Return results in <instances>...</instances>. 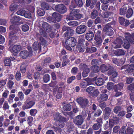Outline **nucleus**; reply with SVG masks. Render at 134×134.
<instances>
[{
  "label": "nucleus",
  "mask_w": 134,
  "mask_h": 134,
  "mask_svg": "<svg viewBox=\"0 0 134 134\" xmlns=\"http://www.w3.org/2000/svg\"><path fill=\"white\" fill-rule=\"evenodd\" d=\"M9 30L11 31L9 32V40L8 45L11 46L15 43V40L18 39L19 35L21 34V31L19 28L15 27L13 25L10 26Z\"/></svg>",
  "instance_id": "1"
},
{
  "label": "nucleus",
  "mask_w": 134,
  "mask_h": 134,
  "mask_svg": "<svg viewBox=\"0 0 134 134\" xmlns=\"http://www.w3.org/2000/svg\"><path fill=\"white\" fill-rule=\"evenodd\" d=\"M65 39V48L66 49L69 51H71L72 50L71 47H74L76 45V39L72 37Z\"/></svg>",
  "instance_id": "2"
},
{
  "label": "nucleus",
  "mask_w": 134,
  "mask_h": 134,
  "mask_svg": "<svg viewBox=\"0 0 134 134\" xmlns=\"http://www.w3.org/2000/svg\"><path fill=\"white\" fill-rule=\"evenodd\" d=\"M62 31L63 32L65 31L64 34L65 38L72 37V36L74 35L75 32L74 30L71 27L65 26H63Z\"/></svg>",
  "instance_id": "3"
},
{
  "label": "nucleus",
  "mask_w": 134,
  "mask_h": 134,
  "mask_svg": "<svg viewBox=\"0 0 134 134\" xmlns=\"http://www.w3.org/2000/svg\"><path fill=\"white\" fill-rule=\"evenodd\" d=\"M110 70L108 71L107 73L109 75H111V80L115 83L118 82V80L116 79L118 75V72L116 71L114 68L112 66L109 67Z\"/></svg>",
  "instance_id": "4"
},
{
  "label": "nucleus",
  "mask_w": 134,
  "mask_h": 134,
  "mask_svg": "<svg viewBox=\"0 0 134 134\" xmlns=\"http://www.w3.org/2000/svg\"><path fill=\"white\" fill-rule=\"evenodd\" d=\"M83 5L82 0H73L71 2L69 8L70 9H73L76 8H80L83 6Z\"/></svg>",
  "instance_id": "5"
},
{
  "label": "nucleus",
  "mask_w": 134,
  "mask_h": 134,
  "mask_svg": "<svg viewBox=\"0 0 134 134\" xmlns=\"http://www.w3.org/2000/svg\"><path fill=\"white\" fill-rule=\"evenodd\" d=\"M21 19V17L18 16H14L12 17L10 19V22L15 27H18V25L23 23L22 21H20Z\"/></svg>",
  "instance_id": "6"
},
{
  "label": "nucleus",
  "mask_w": 134,
  "mask_h": 134,
  "mask_svg": "<svg viewBox=\"0 0 134 134\" xmlns=\"http://www.w3.org/2000/svg\"><path fill=\"white\" fill-rule=\"evenodd\" d=\"M76 101L81 108L84 109L87 106L89 103V101L87 99L84 98L82 97H80L77 99Z\"/></svg>",
  "instance_id": "7"
},
{
  "label": "nucleus",
  "mask_w": 134,
  "mask_h": 134,
  "mask_svg": "<svg viewBox=\"0 0 134 134\" xmlns=\"http://www.w3.org/2000/svg\"><path fill=\"white\" fill-rule=\"evenodd\" d=\"M55 10L60 14H64L67 11L66 6L63 4H60L57 5L54 7Z\"/></svg>",
  "instance_id": "8"
},
{
  "label": "nucleus",
  "mask_w": 134,
  "mask_h": 134,
  "mask_svg": "<svg viewBox=\"0 0 134 134\" xmlns=\"http://www.w3.org/2000/svg\"><path fill=\"white\" fill-rule=\"evenodd\" d=\"M101 32L100 30H98L95 34L94 40L96 41V44L98 46H100L102 44V40L101 37Z\"/></svg>",
  "instance_id": "9"
},
{
  "label": "nucleus",
  "mask_w": 134,
  "mask_h": 134,
  "mask_svg": "<svg viewBox=\"0 0 134 134\" xmlns=\"http://www.w3.org/2000/svg\"><path fill=\"white\" fill-rule=\"evenodd\" d=\"M112 27L109 26L108 25H105L104 27L103 31L106 35L109 36H111L114 34V32Z\"/></svg>",
  "instance_id": "10"
},
{
  "label": "nucleus",
  "mask_w": 134,
  "mask_h": 134,
  "mask_svg": "<svg viewBox=\"0 0 134 134\" xmlns=\"http://www.w3.org/2000/svg\"><path fill=\"white\" fill-rule=\"evenodd\" d=\"M35 104V102L32 100H26L24 102V104L22 106V108L23 110L26 109H29L32 107Z\"/></svg>",
  "instance_id": "11"
},
{
  "label": "nucleus",
  "mask_w": 134,
  "mask_h": 134,
  "mask_svg": "<svg viewBox=\"0 0 134 134\" xmlns=\"http://www.w3.org/2000/svg\"><path fill=\"white\" fill-rule=\"evenodd\" d=\"M107 91L106 89H104L102 91L98 99L99 101L103 102L106 101L107 100L108 96L106 94Z\"/></svg>",
  "instance_id": "12"
},
{
  "label": "nucleus",
  "mask_w": 134,
  "mask_h": 134,
  "mask_svg": "<svg viewBox=\"0 0 134 134\" xmlns=\"http://www.w3.org/2000/svg\"><path fill=\"white\" fill-rule=\"evenodd\" d=\"M84 119L82 115H78L73 119L74 123L77 125H81L83 123Z\"/></svg>",
  "instance_id": "13"
},
{
  "label": "nucleus",
  "mask_w": 134,
  "mask_h": 134,
  "mask_svg": "<svg viewBox=\"0 0 134 134\" xmlns=\"http://www.w3.org/2000/svg\"><path fill=\"white\" fill-rule=\"evenodd\" d=\"M87 27L84 25H81L78 26L75 29L76 33L78 34L84 33L87 30Z\"/></svg>",
  "instance_id": "14"
},
{
  "label": "nucleus",
  "mask_w": 134,
  "mask_h": 134,
  "mask_svg": "<svg viewBox=\"0 0 134 134\" xmlns=\"http://www.w3.org/2000/svg\"><path fill=\"white\" fill-rule=\"evenodd\" d=\"M94 36V33L92 29H90L85 35V39L89 41H91Z\"/></svg>",
  "instance_id": "15"
},
{
  "label": "nucleus",
  "mask_w": 134,
  "mask_h": 134,
  "mask_svg": "<svg viewBox=\"0 0 134 134\" xmlns=\"http://www.w3.org/2000/svg\"><path fill=\"white\" fill-rule=\"evenodd\" d=\"M112 62L113 63L119 66H121L125 63V62L123 60L122 58H113L112 59Z\"/></svg>",
  "instance_id": "16"
},
{
  "label": "nucleus",
  "mask_w": 134,
  "mask_h": 134,
  "mask_svg": "<svg viewBox=\"0 0 134 134\" xmlns=\"http://www.w3.org/2000/svg\"><path fill=\"white\" fill-rule=\"evenodd\" d=\"M122 43V41L121 39L119 38H117L116 41L113 42L112 44V47L115 49L120 48Z\"/></svg>",
  "instance_id": "17"
},
{
  "label": "nucleus",
  "mask_w": 134,
  "mask_h": 134,
  "mask_svg": "<svg viewBox=\"0 0 134 134\" xmlns=\"http://www.w3.org/2000/svg\"><path fill=\"white\" fill-rule=\"evenodd\" d=\"M19 56L23 59H26L28 57H30L31 56V53H29V52L26 50H24L21 51L19 54Z\"/></svg>",
  "instance_id": "18"
},
{
  "label": "nucleus",
  "mask_w": 134,
  "mask_h": 134,
  "mask_svg": "<svg viewBox=\"0 0 134 134\" xmlns=\"http://www.w3.org/2000/svg\"><path fill=\"white\" fill-rule=\"evenodd\" d=\"M111 112V109L109 107H106L104 110V119L105 120L108 119Z\"/></svg>",
  "instance_id": "19"
},
{
  "label": "nucleus",
  "mask_w": 134,
  "mask_h": 134,
  "mask_svg": "<svg viewBox=\"0 0 134 134\" xmlns=\"http://www.w3.org/2000/svg\"><path fill=\"white\" fill-rule=\"evenodd\" d=\"M21 46L20 45H14L13 46L12 48L10 49V51L13 53H18L21 50Z\"/></svg>",
  "instance_id": "20"
},
{
  "label": "nucleus",
  "mask_w": 134,
  "mask_h": 134,
  "mask_svg": "<svg viewBox=\"0 0 134 134\" xmlns=\"http://www.w3.org/2000/svg\"><path fill=\"white\" fill-rule=\"evenodd\" d=\"M114 54L117 57L124 55L125 54V51L123 49H118L114 51Z\"/></svg>",
  "instance_id": "21"
},
{
  "label": "nucleus",
  "mask_w": 134,
  "mask_h": 134,
  "mask_svg": "<svg viewBox=\"0 0 134 134\" xmlns=\"http://www.w3.org/2000/svg\"><path fill=\"white\" fill-rule=\"evenodd\" d=\"M42 27L47 32H50L51 31V27L46 22H44L42 25Z\"/></svg>",
  "instance_id": "22"
},
{
  "label": "nucleus",
  "mask_w": 134,
  "mask_h": 134,
  "mask_svg": "<svg viewBox=\"0 0 134 134\" xmlns=\"http://www.w3.org/2000/svg\"><path fill=\"white\" fill-rule=\"evenodd\" d=\"M60 118V119L59 120L58 122H62V123L61 124H59V126L60 127L63 128L65 124L64 122H66L69 120V118H65L62 116Z\"/></svg>",
  "instance_id": "23"
},
{
  "label": "nucleus",
  "mask_w": 134,
  "mask_h": 134,
  "mask_svg": "<svg viewBox=\"0 0 134 134\" xmlns=\"http://www.w3.org/2000/svg\"><path fill=\"white\" fill-rule=\"evenodd\" d=\"M75 19L78 20L81 18L82 15L81 14L79 13L80 10L78 9H74Z\"/></svg>",
  "instance_id": "24"
},
{
  "label": "nucleus",
  "mask_w": 134,
  "mask_h": 134,
  "mask_svg": "<svg viewBox=\"0 0 134 134\" xmlns=\"http://www.w3.org/2000/svg\"><path fill=\"white\" fill-rule=\"evenodd\" d=\"M52 16L56 21L59 22L60 21L62 18L61 15L60 14L57 12H54L53 13Z\"/></svg>",
  "instance_id": "25"
},
{
  "label": "nucleus",
  "mask_w": 134,
  "mask_h": 134,
  "mask_svg": "<svg viewBox=\"0 0 134 134\" xmlns=\"http://www.w3.org/2000/svg\"><path fill=\"white\" fill-rule=\"evenodd\" d=\"M128 8L126 14V17L129 18L132 16L133 14V12L132 9L130 7H128Z\"/></svg>",
  "instance_id": "26"
},
{
  "label": "nucleus",
  "mask_w": 134,
  "mask_h": 134,
  "mask_svg": "<svg viewBox=\"0 0 134 134\" xmlns=\"http://www.w3.org/2000/svg\"><path fill=\"white\" fill-rule=\"evenodd\" d=\"M72 10L70 13L69 14L67 15L66 19L69 20L75 19L74 9H72Z\"/></svg>",
  "instance_id": "27"
},
{
  "label": "nucleus",
  "mask_w": 134,
  "mask_h": 134,
  "mask_svg": "<svg viewBox=\"0 0 134 134\" xmlns=\"http://www.w3.org/2000/svg\"><path fill=\"white\" fill-rule=\"evenodd\" d=\"M85 5L86 7H89L90 6V8L92 9L94 7L95 3L94 2L92 1L91 2V0H86Z\"/></svg>",
  "instance_id": "28"
},
{
  "label": "nucleus",
  "mask_w": 134,
  "mask_h": 134,
  "mask_svg": "<svg viewBox=\"0 0 134 134\" xmlns=\"http://www.w3.org/2000/svg\"><path fill=\"white\" fill-rule=\"evenodd\" d=\"M98 12L97 10L93 9L90 15V17L92 19H94L98 16Z\"/></svg>",
  "instance_id": "29"
},
{
  "label": "nucleus",
  "mask_w": 134,
  "mask_h": 134,
  "mask_svg": "<svg viewBox=\"0 0 134 134\" xmlns=\"http://www.w3.org/2000/svg\"><path fill=\"white\" fill-rule=\"evenodd\" d=\"M97 51V48L96 47L92 46L91 47H87L86 52V53H92L95 52Z\"/></svg>",
  "instance_id": "30"
},
{
  "label": "nucleus",
  "mask_w": 134,
  "mask_h": 134,
  "mask_svg": "<svg viewBox=\"0 0 134 134\" xmlns=\"http://www.w3.org/2000/svg\"><path fill=\"white\" fill-rule=\"evenodd\" d=\"M63 107L64 111H69L71 110L73 107V106L71 105L70 103H68L64 105Z\"/></svg>",
  "instance_id": "31"
},
{
  "label": "nucleus",
  "mask_w": 134,
  "mask_h": 134,
  "mask_svg": "<svg viewBox=\"0 0 134 134\" xmlns=\"http://www.w3.org/2000/svg\"><path fill=\"white\" fill-rule=\"evenodd\" d=\"M85 40L82 35L79 36L77 44L85 46Z\"/></svg>",
  "instance_id": "32"
},
{
  "label": "nucleus",
  "mask_w": 134,
  "mask_h": 134,
  "mask_svg": "<svg viewBox=\"0 0 134 134\" xmlns=\"http://www.w3.org/2000/svg\"><path fill=\"white\" fill-rule=\"evenodd\" d=\"M104 80L101 78H98L95 81V83L97 85L100 86L103 85L104 82Z\"/></svg>",
  "instance_id": "33"
},
{
  "label": "nucleus",
  "mask_w": 134,
  "mask_h": 134,
  "mask_svg": "<svg viewBox=\"0 0 134 134\" xmlns=\"http://www.w3.org/2000/svg\"><path fill=\"white\" fill-rule=\"evenodd\" d=\"M85 46L77 44L76 46V49L77 51L80 52H83L85 50Z\"/></svg>",
  "instance_id": "34"
},
{
  "label": "nucleus",
  "mask_w": 134,
  "mask_h": 134,
  "mask_svg": "<svg viewBox=\"0 0 134 134\" xmlns=\"http://www.w3.org/2000/svg\"><path fill=\"white\" fill-rule=\"evenodd\" d=\"M27 65L26 64L23 63L21 64L20 67V70L22 74L25 73L26 71Z\"/></svg>",
  "instance_id": "35"
},
{
  "label": "nucleus",
  "mask_w": 134,
  "mask_h": 134,
  "mask_svg": "<svg viewBox=\"0 0 134 134\" xmlns=\"http://www.w3.org/2000/svg\"><path fill=\"white\" fill-rule=\"evenodd\" d=\"M128 7L124 6L120 9L119 14L120 15H124L126 13Z\"/></svg>",
  "instance_id": "36"
},
{
  "label": "nucleus",
  "mask_w": 134,
  "mask_h": 134,
  "mask_svg": "<svg viewBox=\"0 0 134 134\" xmlns=\"http://www.w3.org/2000/svg\"><path fill=\"white\" fill-rule=\"evenodd\" d=\"M93 112H92L91 113L89 111L87 117L86 119L87 120L89 121L91 120V121H92L95 119V117L93 115Z\"/></svg>",
  "instance_id": "37"
},
{
  "label": "nucleus",
  "mask_w": 134,
  "mask_h": 134,
  "mask_svg": "<svg viewBox=\"0 0 134 134\" xmlns=\"http://www.w3.org/2000/svg\"><path fill=\"white\" fill-rule=\"evenodd\" d=\"M110 66L107 67L105 64H102L100 67V71L102 72H104L108 70H110L109 67Z\"/></svg>",
  "instance_id": "38"
},
{
  "label": "nucleus",
  "mask_w": 134,
  "mask_h": 134,
  "mask_svg": "<svg viewBox=\"0 0 134 134\" xmlns=\"http://www.w3.org/2000/svg\"><path fill=\"white\" fill-rule=\"evenodd\" d=\"M19 5L16 4H12L10 6L9 9L11 11H16L17 10Z\"/></svg>",
  "instance_id": "39"
},
{
  "label": "nucleus",
  "mask_w": 134,
  "mask_h": 134,
  "mask_svg": "<svg viewBox=\"0 0 134 134\" xmlns=\"http://www.w3.org/2000/svg\"><path fill=\"white\" fill-rule=\"evenodd\" d=\"M93 112V115L95 117H98L100 115L102 111L100 109H97L94 111H92Z\"/></svg>",
  "instance_id": "40"
},
{
  "label": "nucleus",
  "mask_w": 134,
  "mask_h": 134,
  "mask_svg": "<svg viewBox=\"0 0 134 134\" xmlns=\"http://www.w3.org/2000/svg\"><path fill=\"white\" fill-rule=\"evenodd\" d=\"M15 78L17 81H20L21 79V75L20 71L18 70L15 75Z\"/></svg>",
  "instance_id": "41"
},
{
  "label": "nucleus",
  "mask_w": 134,
  "mask_h": 134,
  "mask_svg": "<svg viewBox=\"0 0 134 134\" xmlns=\"http://www.w3.org/2000/svg\"><path fill=\"white\" fill-rule=\"evenodd\" d=\"M41 6L42 8L44 10H48L50 8L48 4L45 2H43L41 4Z\"/></svg>",
  "instance_id": "42"
},
{
  "label": "nucleus",
  "mask_w": 134,
  "mask_h": 134,
  "mask_svg": "<svg viewBox=\"0 0 134 134\" xmlns=\"http://www.w3.org/2000/svg\"><path fill=\"white\" fill-rule=\"evenodd\" d=\"M124 48L127 49L129 48L130 47V44L128 40L125 39L124 40V44L122 46Z\"/></svg>",
  "instance_id": "43"
},
{
  "label": "nucleus",
  "mask_w": 134,
  "mask_h": 134,
  "mask_svg": "<svg viewBox=\"0 0 134 134\" xmlns=\"http://www.w3.org/2000/svg\"><path fill=\"white\" fill-rule=\"evenodd\" d=\"M50 80V76L48 74L44 75L43 77V80L44 82L46 83L49 81Z\"/></svg>",
  "instance_id": "44"
},
{
  "label": "nucleus",
  "mask_w": 134,
  "mask_h": 134,
  "mask_svg": "<svg viewBox=\"0 0 134 134\" xmlns=\"http://www.w3.org/2000/svg\"><path fill=\"white\" fill-rule=\"evenodd\" d=\"M12 60L10 58H5L4 61V66H10L12 65L11 62Z\"/></svg>",
  "instance_id": "45"
},
{
  "label": "nucleus",
  "mask_w": 134,
  "mask_h": 134,
  "mask_svg": "<svg viewBox=\"0 0 134 134\" xmlns=\"http://www.w3.org/2000/svg\"><path fill=\"white\" fill-rule=\"evenodd\" d=\"M79 68L80 70H86V69H89L88 68V66L86 64L84 63H82L80 64L79 66Z\"/></svg>",
  "instance_id": "46"
},
{
  "label": "nucleus",
  "mask_w": 134,
  "mask_h": 134,
  "mask_svg": "<svg viewBox=\"0 0 134 134\" xmlns=\"http://www.w3.org/2000/svg\"><path fill=\"white\" fill-rule=\"evenodd\" d=\"M45 13L44 10L42 8H40L37 10V13L40 16H42Z\"/></svg>",
  "instance_id": "47"
},
{
  "label": "nucleus",
  "mask_w": 134,
  "mask_h": 134,
  "mask_svg": "<svg viewBox=\"0 0 134 134\" xmlns=\"http://www.w3.org/2000/svg\"><path fill=\"white\" fill-rule=\"evenodd\" d=\"M61 116L62 115H61L60 113L58 112L56 113L54 116V120L58 122L59 120L60 119V118L61 117Z\"/></svg>",
  "instance_id": "48"
},
{
  "label": "nucleus",
  "mask_w": 134,
  "mask_h": 134,
  "mask_svg": "<svg viewBox=\"0 0 134 134\" xmlns=\"http://www.w3.org/2000/svg\"><path fill=\"white\" fill-rule=\"evenodd\" d=\"M125 37L126 39L128 40V42L129 43H130L131 44H133L134 43V38H133V37H132L131 35H128L126 36Z\"/></svg>",
  "instance_id": "49"
},
{
  "label": "nucleus",
  "mask_w": 134,
  "mask_h": 134,
  "mask_svg": "<svg viewBox=\"0 0 134 134\" xmlns=\"http://www.w3.org/2000/svg\"><path fill=\"white\" fill-rule=\"evenodd\" d=\"M68 24L70 26L75 27L78 25L79 23L77 21H71L68 23Z\"/></svg>",
  "instance_id": "50"
},
{
  "label": "nucleus",
  "mask_w": 134,
  "mask_h": 134,
  "mask_svg": "<svg viewBox=\"0 0 134 134\" xmlns=\"http://www.w3.org/2000/svg\"><path fill=\"white\" fill-rule=\"evenodd\" d=\"M113 13L112 12H108V11L105 12L102 14L103 17L104 18H107L113 14Z\"/></svg>",
  "instance_id": "51"
},
{
  "label": "nucleus",
  "mask_w": 134,
  "mask_h": 134,
  "mask_svg": "<svg viewBox=\"0 0 134 134\" xmlns=\"http://www.w3.org/2000/svg\"><path fill=\"white\" fill-rule=\"evenodd\" d=\"M102 126L99 125L96 123L94 124L92 126V128L94 130H97L101 129Z\"/></svg>",
  "instance_id": "52"
},
{
  "label": "nucleus",
  "mask_w": 134,
  "mask_h": 134,
  "mask_svg": "<svg viewBox=\"0 0 134 134\" xmlns=\"http://www.w3.org/2000/svg\"><path fill=\"white\" fill-rule=\"evenodd\" d=\"M114 83L111 82H108L107 85V89L109 90H111L114 89Z\"/></svg>",
  "instance_id": "53"
},
{
  "label": "nucleus",
  "mask_w": 134,
  "mask_h": 134,
  "mask_svg": "<svg viewBox=\"0 0 134 134\" xmlns=\"http://www.w3.org/2000/svg\"><path fill=\"white\" fill-rule=\"evenodd\" d=\"M76 79V77L74 76H72L69 77L67 80V82L70 84L72 83L73 81L74 80Z\"/></svg>",
  "instance_id": "54"
},
{
  "label": "nucleus",
  "mask_w": 134,
  "mask_h": 134,
  "mask_svg": "<svg viewBox=\"0 0 134 134\" xmlns=\"http://www.w3.org/2000/svg\"><path fill=\"white\" fill-rule=\"evenodd\" d=\"M78 68L76 67H73L71 70V73L73 75H76L78 71Z\"/></svg>",
  "instance_id": "55"
},
{
  "label": "nucleus",
  "mask_w": 134,
  "mask_h": 134,
  "mask_svg": "<svg viewBox=\"0 0 134 134\" xmlns=\"http://www.w3.org/2000/svg\"><path fill=\"white\" fill-rule=\"evenodd\" d=\"M24 16L26 18L28 19L31 18L32 17L31 13L29 11H25Z\"/></svg>",
  "instance_id": "56"
},
{
  "label": "nucleus",
  "mask_w": 134,
  "mask_h": 134,
  "mask_svg": "<svg viewBox=\"0 0 134 134\" xmlns=\"http://www.w3.org/2000/svg\"><path fill=\"white\" fill-rule=\"evenodd\" d=\"M122 109V107L120 106H117L115 107L113 109L114 112L117 114L118 112L120 111Z\"/></svg>",
  "instance_id": "57"
},
{
  "label": "nucleus",
  "mask_w": 134,
  "mask_h": 134,
  "mask_svg": "<svg viewBox=\"0 0 134 134\" xmlns=\"http://www.w3.org/2000/svg\"><path fill=\"white\" fill-rule=\"evenodd\" d=\"M37 113V110L35 109H31L29 111L30 115L32 116H35Z\"/></svg>",
  "instance_id": "58"
},
{
  "label": "nucleus",
  "mask_w": 134,
  "mask_h": 134,
  "mask_svg": "<svg viewBox=\"0 0 134 134\" xmlns=\"http://www.w3.org/2000/svg\"><path fill=\"white\" fill-rule=\"evenodd\" d=\"M54 23V24L52 25V27L54 30H56L57 29H58L59 28L60 25L59 23H56V22Z\"/></svg>",
  "instance_id": "59"
},
{
  "label": "nucleus",
  "mask_w": 134,
  "mask_h": 134,
  "mask_svg": "<svg viewBox=\"0 0 134 134\" xmlns=\"http://www.w3.org/2000/svg\"><path fill=\"white\" fill-rule=\"evenodd\" d=\"M45 31L44 30L41 28L39 30V32L40 35L44 37H47V34Z\"/></svg>",
  "instance_id": "60"
},
{
  "label": "nucleus",
  "mask_w": 134,
  "mask_h": 134,
  "mask_svg": "<svg viewBox=\"0 0 134 134\" xmlns=\"http://www.w3.org/2000/svg\"><path fill=\"white\" fill-rule=\"evenodd\" d=\"M10 120L8 119H5V121L3 122V126L4 127H7L10 124Z\"/></svg>",
  "instance_id": "61"
},
{
  "label": "nucleus",
  "mask_w": 134,
  "mask_h": 134,
  "mask_svg": "<svg viewBox=\"0 0 134 134\" xmlns=\"http://www.w3.org/2000/svg\"><path fill=\"white\" fill-rule=\"evenodd\" d=\"M47 20L48 22L50 23H54L56 22L55 20L53 17L49 16L47 18Z\"/></svg>",
  "instance_id": "62"
},
{
  "label": "nucleus",
  "mask_w": 134,
  "mask_h": 134,
  "mask_svg": "<svg viewBox=\"0 0 134 134\" xmlns=\"http://www.w3.org/2000/svg\"><path fill=\"white\" fill-rule=\"evenodd\" d=\"M23 31L26 32L28 31L29 29V26L27 24H24L22 25L21 27Z\"/></svg>",
  "instance_id": "63"
},
{
  "label": "nucleus",
  "mask_w": 134,
  "mask_h": 134,
  "mask_svg": "<svg viewBox=\"0 0 134 134\" xmlns=\"http://www.w3.org/2000/svg\"><path fill=\"white\" fill-rule=\"evenodd\" d=\"M128 69H127V71H128V73L131 72L134 70V64H132L131 65H128Z\"/></svg>",
  "instance_id": "64"
}]
</instances>
